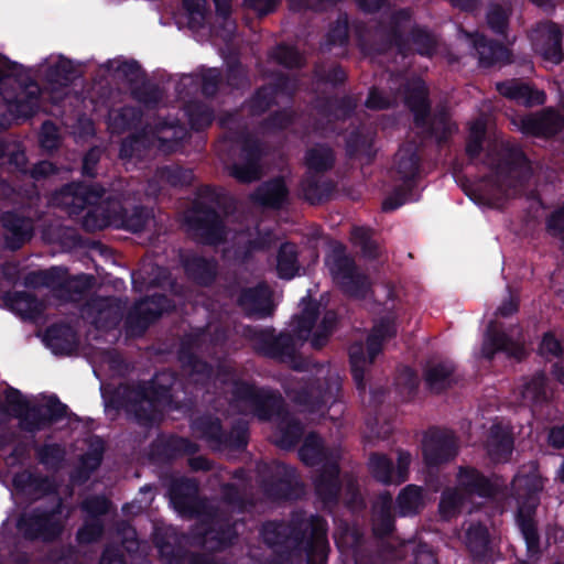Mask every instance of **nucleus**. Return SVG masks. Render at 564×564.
I'll return each instance as SVG.
<instances>
[{"instance_id":"49","label":"nucleus","mask_w":564,"mask_h":564,"mask_svg":"<svg viewBox=\"0 0 564 564\" xmlns=\"http://www.w3.org/2000/svg\"><path fill=\"white\" fill-rule=\"evenodd\" d=\"M328 449L325 447L323 438L316 432H310L299 449V457L301 462L310 467L323 465L329 462Z\"/></svg>"},{"instance_id":"24","label":"nucleus","mask_w":564,"mask_h":564,"mask_svg":"<svg viewBox=\"0 0 564 564\" xmlns=\"http://www.w3.org/2000/svg\"><path fill=\"white\" fill-rule=\"evenodd\" d=\"M171 502L175 509L185 516L200 517L209 508L207 503L198 497V484L192 478L175 479L170 487Z\"/></svg>"},{"instance_id":"64","label":"nucleus","mask_w":564,"mask_h":564,"mask_svg":"<svg viewBox=\"0 0 564 564\" xmlns=\"http://www.w3.org/2000/svg\"><path fill=\"white\" fill-rule=\"evenodd\" d=\"M185 112L191 128L197 132L210 127L215 119L213 108L199 100L188 101L185 106Z\"/></svg>"},{"instance_id":"34","label":"nucleus","mask_w":564,"mask_h":564,"mask_svg":"<svg viewBox=\"0 0 564 564\" xmlns=\"http://www.w3.org/2000/svg\"><path fill=\"white\" fill-rule=\"evenodd\" d=\"M498 352H503L509 358H514L519 361L524 359L527 355L522 344L513 340L512 337L502 330L491 329L488 332L482 344L481 355L486 360L491 361Z\"/></svg>"},{"instance_id":"57","label":"nucleus","mask_w":564,"mask_h":564,"mask_svg":"<svg viewBox=\"0 0 564 564\" xmlns=\"http://www.w3.org/2000/svg\"><path fill=\"white\" fill-rule=\"evenodd\" d=\"M409 45L414 46L416 54L423 57H432L437 48L435 35L426 28L414 24L408 33Z\"/></svg>"},{"instance_id":"40","label":"nucleus","mask_w":564,"mask_h":564,"mask_svg":"<svg viewBox=\"0 0 564 564\" xmlns=\"http://www.w3.org/2000/svg\"><path fill=\"white\" fill-rule=\"evenodd\" d=\"M6 304L23 319L37 321L44 313V303L33 293L15 291L7 293Z\"/></svg>"},{"instance_id":"28","label":"nucleus","mask_w":564,"mask_h":564,"mask_svg":"<svg viewBox=\"0 0 564 564\" xmlns=\"http://www.w3.org/2000/svg\"><path fill=\"white\" fill-rule=\"evenodd\" d=\"M0 224L6 231V246L17 251L29 242L34 235L32 218L18 210H7L0 215Z\"/></svg>"},{"instance_id":"17","label":"nucleus","mask_w":564,"mask_h":564,"mask_svg":"<svg viewBox=\"0 0 564 564\" xmlns=\"http://www.w3.org/2000/svg\"><path fill=\"white\" fill-rule=\"evenodd\" d=\"M329 272L344 294L362 299L368 292L367 275L358 270L352 257L335 251L327 261Z\"/></svg>"},{"instance_id":"42","label":"nucleus","mask_w":564,"mask_h":564,"mask_svg":"<svg viewBox=\"0 0 564 564\" xmlns=\"http://www.w3.org/2000/svg\"><path fill=\"white\" fill-rule=\"evenodd\" d=\"M183 267L187 276L200 286H210L217 278V262L203 256L185 259Z\"/></svg>"},{"instance_id":"38","label":"nucleus","mask_w":564,"mask_h":564,"mask_svg":"<svg viewBox=\"0 0 564 564\" xmlns=\"http://www.w3.org/2000/svg\"><path fill=\"white\" fill-rule=\"evenodd\" d=\"M426 506V492L422 486L409 484L395 498V513L402 518L417 517Z\"/></svg>"},{"instance_id":"52","label":"nucleus","mask_w":564,"mask_h":564,"mask_svg":"<svg viewBox=\"0 0 564 564\" xmlns=\"http://www.w3.org/2000/svg\"><path fill=\"white\" fill-rule=\"evenodd\" d=\"M395 530V514L392 510V499L388 495L380 505L373 509L372 533L377 539H384Z\"/></svg>"},{"instance_id":"35","label":"nucleus","mask_w":564,"mask_h":564,"mask_svg":"<svg viewBox=\"0 0 564 564\" xmlns=\"http://www.w3.org/2000/svg\"><path fill=\"white\" fill-rule=\"evenodd\" d=\"M250 406L257 419L262 422H269L274 417L279 420L288 412L281 393L265 387L258 390Z\"/></svg>"},{"instance_id":"18","label":"nucleus","mask_w":564,"mask_h":564,"mask_svg":"<svg viewBox=\"0 0 564 564\" xmlns=\"http://www.w3.org/2000/svg\"><path fill=\"white\" fill-rule=\"evenodd\" d=\"M269 471L261 481V488L269 499L289 501L301 497L303 485L294 467L276 462L269 467Z\"/></svg>"},{"instance_id":"19","label":"nucleus","mask_w":564,"mask_h":564,"mask_svg":"<svg viewBox=\"0 0 564 564\" xmlns=\"http://www.w3.org/2000/svg\"><path fill=\"white\" fill-rule=\"evenodd\" d=\"M412 21V11L409 8L394 10L386 22L378 24L377 32L381 35V41L375 45V52L386 54L393 47L403 55L409 53V41L405 31Z\"/></svg>"},{"instance_id":"8","label":"nucleus","mask_w":564,"mask_h":564,"mask_svg":"<svg viewBox=\"0 0 564 564\" xmlns=\"http://www.w3.org/2000/svg\"><path fill=\"white\" fill-rule=\"evenodd\" d=\"M235 121L234 113H227L220 119L221 127L227 129L225 138L229 142L240 144V162L230 165L229 174L241 184H250L261 178L263 150L261 142L249 132L247 127L231 129L230 124Z\"/></svg>"},{"instance_id":"30","label":"nucleus","mask_w":564,"mask_h":564,"mask_svg":"<svg viewBox=\"0 0 564 564\" xmlns=\"http://www.w3.org/2000/svg\"><path fill=\"white\" fill-rule=\"evenodd\" d=\"M147 126L158 141L159 150L164 153L180 151L188 137L186 127L178 119L160 118L153 127Z\"/></svg>"},{"instance_id":"37","label":"nucleus","mask_w":564,"mask_h":564,"mask_svg":"<svg viewBox=\"0 0 564 564\" xmlns=\"http://www.w3.org/2000/svg\"><path fill=\"white\" fill-rule=\"evenodd\" d=\"M44 340L55 355H70L78 346L77 333L67 323L50 325L45 330Z\"/></svg>"},{"instance_id":"55","label":"nucleus","mask_w":564,"mask_h":564,"mask_svg":"<svg viewBox=\"0 0 564 564\" xmlns=\"http://www.w3.org/2000/svg\"><path fill=\"white\" fill-rule=\"evenodd\" d=\"M301 269L299 251L295 243H281L276 254V274L282 280H291Z\"/></svg>"},{"instance_id":"29","label":"nucleus","mask_w":564,"mask_h":564,"mask_svg":"<svg viewBox=\"0 0 564 564\" xmlns=\"http://www.w3.org/2000/svg\"><path fill=\"white\" fill-rule=\"evenodd\" d=\"M315 495L325 506H335L341 492L340 466L337 462H325L313 479Z\"/></svg>"},{"instance_id":"15","label":"nucleus","mask_w":564,"mask_h":564,"mask_svg":"<svg viewBox=\"0 0 564 564\" xmlns=\"http://www.w3.org/2000/svg\"><path fill=\"white\" fill-rule=\"evenodd\" d=\"M170 308L171 301L164 294H153L134 303L124 318L127 336L142 337L148 328Z\"/></svg>"},{"instance_id":"7","label":"nucleus","mask_w":564,"mask_h":564,"mask_svg":"<svg viewBox=\"0 0 564 564\" xmlns=\"http://www.w3.org/2000/svg\"><path fill=\"white\" fill-rule=\"evenodd\" d=\"M105 194L104 186L85 182L67 183L58 192L62 203L69 208L70 214L78 215L87 209L83 217V227L87 231L101 230L110 224L109 216L98 206Z\"/></svg>"},{"instance_id":"25","label":"nucleus","mask_w":564,"mask_h":564,"mask_svg":"<svg viewBox=\"0 0 564 564\" xmlns=\"http://www.w3.org/2000/svg\"><path fill=\"white\" fill-rule=\"evenodd\" d=\"M458 489L467 497L495 499L502 487L474 466H459L456 475Z\"/></svg>"},{"instance_id":"53","label":"nucleus","mask_w":564,"mask_h":564,"mask_svg":"<svg viewBox=\"0 0 564 564\" xmlns=\"http://www.w3.org/2000/svg\"><path fill=\"white\" fill-rule=\"evenodd\" d=\"M356 108L357 99L350 95H345L341 97L325 98L317 106V111L327 118L346 120L354 115Z\"/></svg>"},{"instance_id":"13","label":"nucleus","mask_w":564,"mask_h":564,"mask_svg":"<svg viewBox=\"0 0 564 564\" xmlns=\"http://www.w3.org/2000/svg\"><path fill=\"white\" fill-rule=\"evenodd\" d=\"M199 523L197 543L210 553L223 552L238 539L237 521L229 513L208 508Z\"/></svg>"},{"instance_id":"45","label":"nucleus","mask_w":564,"mask_h":564,"mask_svg":"<svg viewBox=\"0 0 564 564\" xmlns=\"http://www.w3.org/2000/svg\"><path fill=\"white\" fill-rule=\"evenodd\" d=\"M513 437L500 425H494L487 440V453L494 463H506L513 451Z\"/></svg>"},{"instance_id":"33","label":"nucleus","mask_w":564,"mask_h":564,"mask_svg":"<svg viewBox=\"0 0 564 564\" xmlns=\"http://www.w3.org/2000/svg\"><path fill=\"white\" fill-rule=\"evenodd\" d=\"M469 39L475 48L480 66L491 67L497 64H509L511 62V52L501 42L488 39L478 32L470 33Z\"/></svg>"},{"instance_id":"43","label":"nucleus","mask_w":564,"mask_h":564,"mask_svg":"<svg viewBox=\"0 0 564 564\" xmlns=\"http://www.w3.org/2000/svg\"><path fill=\"white\" fill-rule=\"evenodd\" d=\"M549 379L544 371L540 370L529 377L521 389L522 402L532 408L543 406L549 403Z\"/></svg>"},{"instance_id":"39","label":"nucleus","mask_w":564,"mask_h":564,"mask_svg":"<svg viewBox=\"0 0 564 564\" xmlns=\"http://www.w3.org/2000/svg\"><path fill=\"white\" fill-rule=\"evenodd\" d=\"M421 170V155L414 143L401 145L394 155V172L397 177L404 182L414 181Z\"/></svg>"},{"instance_id":"46","label":"nucleus","mask_w":564,"mask_h":564,"mask_svg":"<svg viewBox=\"0 0 564 564\" xmlns=\"http://www.w3.org/2000/svg\"><path fill=\"white\" fill-rule=\"evenodd\" d=\"M455 365L452 361H440L424 370L426 387L434 393H442L453 387Z\"/></svg>"},{"instance_id":"12","label":"nucleus","mask_w":564,"mask_h":564,"mask_svg":"<svg viewBox=\"0 0 564 564\" xmlns=\"http://www.w3.org/2000/svg\"><path fill=\"white\" fill-rule=\"evenodd\" d=\"M193 430L214 451H243L248 445L249 427L243 421L225 430L219 417L200 415L193 421Z\"/></svg>"},{"instance_id":"23","label":"nucleus","mask_w":564,"mask_h":564,"mask_svg":"<svg viewBox=\"0 0 564 564\" xmlns=\"http://www.w3.org/2000/svg\"><path fill=\"white\" fill-rule=\"evenodd\" d=\"M108 404L116 410H126L141 426L148 427L154 423L156 408L150 401L139 398L133 386L127 384L116 390Z\"/></svg>"},{"instance_id":"60","label":"nucleus","mask_w":564,"mask_h":564,"mask_svg":"<svg viewBox=\"0 0 564 564\" xmlns=\"http://www.w3.org/2000/svg\"><path fill=\"white\" fill-rule=\"evenodd\" d=\"M399 553L404 555L408 564H440L435 552L425 542L405 541Z\"/></svg>"},{"instance_id":"36","label":"nucleus","mask_w":564,"mask_h":564,"mask_svg":"<svg viewBox=\"0 0 564 564\" xmlns=\"http://www.w3.org/2000/svg\"><path fill=\"white\" fill-rule=\"evenodd\" d=\"M300 189L302 197L311 205H319L332 198L336 183L324 174L305 172L301 182Z\"/></svg>"},{"instance_id":"22","label":"nucleus","mask_w":564,"mask_h":564,"mask_svg":"<svg viewBox=\"0 0 564 564\" xmlns=\"http://www.w3.org/2000/svg\"><path fill=\"white\" fill-rule=\"evenodd\" d=\"M519 130L527 137L551 139L564 130V113L554 107H544L522 116Z\"/></svg>"},{"instance_id":"54","label":"nucleus","mask_w":564,"mask_h":564,"mask_svg":"<svg viewBox=\"0 0 564 564\" xmlns=\"http://www.w3.org/2000/svg\"><path fill=\"white\" fill-rule=\"evenodd\" d=\"M94 307L97 310L96 324L102 328H115L122 319L120 301L115 296L96 300Z\"/></svg>"},{"instance_id":"11","label":"nucleus","mask_w":564,"mask_h":564,"mask_svg":"<svg viewBox=\"0 0 564 564\" xmlns=\"http://www.w3.org/2000/svg\"><path fill=\"white\" fill-rule=\"evenodd\" d=\"M187 235L196 243L216 247L226 240V225L217 209L200 199H194L184 213Z\"/></svg>"},{"instance_id":"48","label":"nucleus","mask_w":564,"mask_h":564,"mask_svg":"<svg viewBox=\"0 0 564 564\" xmlns=\"http://www.w3.org/2000/svg\"><path fill=\"white\" fill-rule=\"evenodd\" d=\"M334 150L325 143H316L305 151L304 163L306 172L325 174L335 166Z\"/></svg>"},{"instance_id":"32","label":"nucleus","mask_w":564,"mask_h":564,"mask_svg":"<svg viewBox=\"0 0 564 564\" xmlns=\"http://www.w3.org/2000/svg\"><path fill=\"white\" fill-rule=\"evenodd\" d=\"M289 187L282 176L262 182L250 195V199L263 208L279 210L288 202Z\"/></svg>"},{"instance_id":"3","label":"nucleus","mask_w":564,"mask_h":564,"mask_svg":"<svg viewBox=\"0 0 564 564\" xmlns=\"http://www.w3.org/2000/svg\"><path fill=\"white\" fill-rule=\"evenodd\" d=\"M543 488V478L533 473L517 475L511 482V495L517 501L516 523L525 542L528 556L535 561L542 555L535 517Z\"/></svg>"},{"instance_id":"2","label":"nucleus","mask_w":564,"mask_h":564,"mask_svg":"<svg viewBox=\"0 0 564 564\" xmlns=\"http://www.w3.org/2000/svg\"><path fill=\"white\" fill-rule=\"evenodd\" d=\"M7 416L17 419L21 431L35 434L67 417L68 406L55 394L45 404L32 403L19 389L8 386L0 393V420Z\"/></svg>"},{"instance_id":"62","label":"nucleus","mask_w":564,"mask_h":564,"mask_svg":"<svg viewBox=\"0 0 564 564\" xmlns=\"http://www.w3.org/2000/svg\"><path fill=\"white\" fill-rule=\"evenodd\" d=\"M278 104L271 88L261 85L245 101L243 106L250 117H261Z\"/></svg>"},{"instance_id":"50","label":"nucleus","mask_w":564,"mask_h":564,"mask_svg":"<svg viewBox=\"0 0 564 564\" xmlns=\"http://www.w3.org/2000/svg\"><path fill=\"white\" fill-rule=\"evenodd\" d=\"M143 117L144 112L141 108L126 105L110 112L109 123L113 131L118 133L131 130L139 131Z\"/></svg>"},{"instance_id":"4","label":"nucleus","mask_w":564,"mask_h":564,"mask_svg":"<svg viewBox=\"0 0 564 564\" xmlns=\"http://www.w3.org/2000/svg\"><path fill=\"white\" fill-rule=\"evenodd\" d=\"M404 105L413 115V124L426 140H434L442 147L448 142L456 127L451 122L445 108L432 112L429 88L421 78H415L404 86Z\"/></svg>"},{"instance_id":"31","label":"nucleus","mask_w":564,"mask_h":564,"mask_svg":"<svg viewBox=\"0 0 564 564\" xmlns=\"http://www.w3.org/2000/svg\"><path fill=\"white\" fill-rule=\"evenodd\" d=\"M496 90L505 98L524 107L541 106L546 100L543 90L518 78L496 83Z\"/></svg>"},{"instance_id":"58","label":"nucleus","mask_w":564,"mask_h":564,"mask_svg":"<svg viewBox=\"0 0 564 564\" xmlns=\"http://www.w3.org/2000/svg\"><path fill=\"white\" fill-rule=\"evenodd\" d=\"M490 536L484 524H471L466 531V547L474 558L482 560L489 552Z\"/></svg>"},{"instance_id":"47","label":"nucleus","mask_w":564,"mask_h":564,"mask_svg":"<svg viewBox=\"0 0 564 564\" xmlns=\"http://www.w3.org/2000/svg\"><path fill=\"white\" fill-rule=\"evenodd\" d=\"M150 218L151 210L142 205L131 207L119 205L115 213V221L118 226L133 234L144 230Z\"/></svg>"},{"instance_id":"20","label":"nucleus","mask_w":564,"mask_h":564,"mask_svg":"<svg viewBox=\"0 0 564 564\" xmlns=\"http://www.w3.org/2000/svg\"><path fill=\"white\" fill-rule=\"evenodd\" d=\"M412 457L406 451L398 452L397 465L383 453L372 452L369 455L367 467L371 477L384 486L401 485L409 479V469Z\"/></svg>"},{"instance_id":"14","label":"nucleus","mask_w":564,"mask_h":564,"mask_svg":"<svg viewBox=\"0 0 564 564\" xmlns=\"http://www.w3.org/2000/svg\"><path fill=\"white\" fill-rule=\"evenodd\" d=\"M339 384L330 378L305 376L301 378L286 394L291 401L311 413L323 411L328 403L336 400Z\"/></svg>"},{"instance_id":"41","label":"nucleus","mask_w":564,"mask_h":564,"mask_svg":"<svg viewBox=\"0 0 564 564\" xmlns=\"http://www.w3.org/2000/svg\"><path fill=\"white\" fill-rule=\"evenodd\" d=\"M302 305L301 313L293 318L292 335L297 340L306 341L311 337L321 312L319 303L310 295L302 299Z\"/></svg>"},{"instance_id":"26","label":"nucleus","mask_w":564,"mask_h":564,"mask_svg":"<svg viewBox=\"0 0 564 564\" xmlns=\"http://www.w3.org/2000/svg\"><path fill=\"white\" fill-rule=\"evenodd\" d=\"M199 446L182 436L158 435L150 445V458L158 464H171L185 455H194Z\"/></svg>"},{"instance_id":"9","label":"nucleus","mask_w":564,"mask_h":564,"mask_svg":"<svg viewBox=\"0 0 564 564\" xmlns=\"http://www.w3.org/2000/svg\"><path fill=\"white\" fill-rule=\"evenodd\" d=\"M65 508L63 498L56 495L51 507L37 506L22 514L17 528L29 541L55 542L62 536L69 517V511L64 513Z\"/></svg>"},{"instance_id":"56","label":"nucleus","mask_w":564,"mask_h":564,"mask_svg":"<svg viewBox=\"0 0 564 564\" xmlns=\"http://www.w3.org/2000/svg\"><path fill=\"white\" fill-rule=\"evenodd\" d=\"M269 58L286 69H301L306 63L304 55L296 46L284 42L276 44L269 52Z\"/></svg>"},{"instance_id":"63","label":"nucleus","mask_w":564,"mask_h":564,"mask_svg":"<svg viewBox=\"0 0 564 564\" xmlns=\"http://www.w3.org/2000/svg\"><path fill=\"white\" fill-rule=\"evenodd\" d=\"M77 77V70L70 59L61 57L48 66L45 73L47 83L52 86L68 87Z\"/></svg>"},{"instance_id":"51","label":"nucleus","mask_w":564,"mask_h":564,"mask_svg":"<svg viewBox=\"0 0 564 564\" xmlns=\"http://www.w3.org/2000/svg\"><path fill=\"white\" fill-rule=\"evenodd\" d=\"M303 432L302 423L296 419L290 417L289 412H286V415H282L279 419L274 443L282 449H292L301 441Z\"/></svg>"},{"instance_id":"10","label":"nucleus","mask_w":564,"mask_h":564,"mask_svg":"<svg viewBox=\"0 0 564 564\" xmlns=\"http://www.w3.org/2000/svg\"><path fill=\"white\" fill-rule=\"evenodd\" d=\"M245 336L251 341L253 350L259 356L289 364L296 371L308 369L310 361L296 354V340L291 333L281 332L275 335V329L272 327L248 326Z\"/></svg>"},{"instance_id":"6","label":"nucleus","mask_w":564,"mask_h":564,"mask_svg":"<svg viewBox=\"0 0 564 564\" xmlns=\"http://www.w3.org/2000/svg\"><path fill=\"white\" fill-rule=\"evenodd\" d=\"M482 164L501 186L514 191L524 187L533 174L531 161L522 147L511 141L488 145Z\"/></svg>"},{"instance_id":"1","label":"nucleus","mask_w":564,"mask_h":564,"mask_svg":"<svg viewBox=\"0 0 564 564\" xmlns=\"http://www.w3.org/2000/svg\"><path fill=\"white\" fill-rule=\"evenodd\" d=\"M327 521L293 511L289 521L271 520L262 524L261 536L274 553L273 564H294L305 556L306 564H327L329 543Z\"/></svg>"},{"instance_id":"21","label":"nucleus","mask_w":564,"mask_h":564,"mask_svg":"<svg viewBox=\"0 0 564 564\" xmlns=\"http://www.w3.org/2000/svg\"><path fill=\"white\" fill-rule=\"evenodd\" d=\"M563 37L561 26L552 20L539 22L530 35L534 53L554 65L564 61Z\"/></svg>"},{"instance_id":"16","label":"nucleus","mask_w":564,"mask_h":564,"mask_svg":"<svg viewBox=\"0 0 564 564\" xmlns=\"http://www.w3.org/2000/svg\"><path fill=\"white\" fill-rule=\"evenodd\" d=\"M458 452V440L451 430L432 426L423 436V460L430 468H437L451 463L456 458Z\"/></svg>"},{"instance_id":"5","label":"nucleus","mask_w":564,"mask_h":564,"mask_svg":"<svg viewBox=\"0 0 564 564\" xmlns=\"http://www.w3.org/2000/svg\"><path fill=\"white\" fill-rule=\"evenodd\" d=\"M0 91L18 118H32L39 108L41 88L21 64L0 54Z\"/></svg>"},{"instance_id":"59","label":"nucleus","mask_w":564,"mask_h":564,"mask_svg":"<svg viewBox=\"0 0 564 564\" xmlns=\"http://www.w3.org/2000/svg\"><path fill=\"white\" fill-rule=\"evenodd\" d=\"M355 564H384L383 553L379 547L365 543L364 536L354 531L350 533Z\"/></svg>"},{"instance_id":"61","label":"nucleus","mask_w":564,"mask_h":564,"mask_svg":"<svg viewBox=\"0 0 564 564\" xmlns=\"http://www.w3.org/2000/svg\"><path fill=\"white\" fill-rule=\"evenodd\" d=\"M164 96L163 89L155 83L144 80L131 88V97L147 110H155Z\"/></svg>"},{"instance_id":"44","label":"nucleus","mask_w":564,"mask_h":564,"mask_svg":"<svg viewBox=\"0 0 564 564\" xmlns=\"http://www.w3.org/2000/svg\"><path fill=\"white\" fill-rule=\"evenodd\" d=\"M217 377L221 384L230 386L229 393L234 402H243L250 405L260 389L252 382L236 378L227 367H219L217 369Z\"/></svg>"},{"instance_id":"27","label":"nucleus","mask_w":564,"mask_h":564,"mask_svg":"<svg viewBox=\"0 0 564 564\" xmlns=\"http://www.w3.org/2000/svg\"><path fill=\"white\" fill-rule=\"evenodd\" d=\"M236 304L247 317L267 318L274 312L272 293L263 282L254 286L241 288Z\"/></svg>"}]
</instances>
